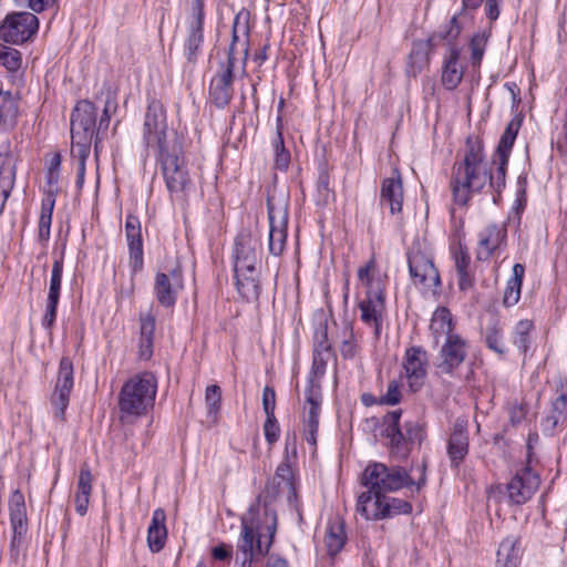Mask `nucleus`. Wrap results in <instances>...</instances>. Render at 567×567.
<instances>
[{
  "label": "nucleus",
  "mask_w": 567,
  "mask_h": 567,
  "mask_svg": "<svg viewBox=\"0 0 567 567\" xmlns=\"http://www.w3.org/2000/svg\"><path fill=\"white\" fill-rule=\"evenodd\" d=\"M505 176L498 181V165L486 159L481 141L467 138L463 159L455 162L452 168L453 200L465 206L472 194L482 192L487 185L499 195L505 187Z\"/></svg>",
  "instance_id": "nucleus-1"
},
{
  "label": "nucleus",
  "mask_w": 567,
  "mask_h": 567,
  "mask_svg": "<svg viewBox=\"0 0 567 567\" xmlns=\"http://www.w3.org/2000/svg\"><path fill=\"white\" fill-rule=\"evenodd\" d=\"M249 17L247 10H240L235 16L227 61L220 63L219 70L210 81L209 99L218 109H224L230 102L234 94L233 81L235 76L247 75Z\"/></svg>",
  "instance_id": "nucleus-2"
},
{
  "label": "nucleus",
  "mask_w": 567,
  "mask_h": 567,
  "mask_svg": "<svg viewBox=\"0 0 567 567\" xmlns=\"http://www.w3.org/2000/svg\"><path fill=\"white\" fill-rule=\"evenodd\" d=\"M416 471L420 473V477L414 481L405 468L394 463H370L360 476V484L368 489L357 498V513L365 514L367 505L372 498L375 499L384 494L394 493L413 485L416 486V492H419L426 481V463H417Z\"/></svg>",
  "instance_id": "nucleus-3"
},
{
  "label": "nucleus",
  "mask_w": 567,
  "mask_h": 567,
  "mask_svg": "<svg viewBox=\"0 0 567 567\" xmlns=\"http://www.w3.org/2000/svg\"><path fill=\"white\" fill-rule=\"evenodd\" d=\"M157 392V380L154 374L144 372L127 380L118 394L120 420L132 423L145 415L153 408Z\"/></svg>",
  "instance_id": "nucleus-4"
},
{
  "label": "nucleus",
  "mask_w": 567,
  "mask_h": 567,
  "mask_svg": "<svg viewBox=\"0 0 567 567\" xmlns=\"http://www.w3.org/2000/svg\"><path fill=\"white\" fill-rule=\"evenodd\" d=\"M157 161L171 197L183 199L192 186V181L182 156L181 144L158 153Z\"/></svg>",
  "instance_id": "nucleus-5"
},
{
  "label": "nucleus",
  "mask_w": 567,
  "mask_h": 567,
  "mask_svg": "<svg viewBox=\"0 0 567 567\" xmlns=\"http://www.w3.org/2000/svg\"><path fill=\"white\" fill-rule=\"evenodd\" d=\"M523 466L516 470L511 481L503 485L498 484L491 487V493H503L505 489L511 504L522 505L532 498L540 484V477L530 463H522Z\"/></svg>",
  "instance_id": "nucleus-6"
},
{
  "label": "nucleus",
  "mask_w": 567,
  "mask_h": 567,
  "mask_svg": "<svg viewBox=\"0 0 567 567\" xmlns=\"http://www.w3.org/2000/svg\"><path fill=\"white\" fill-rule=\"evenodd\" d=\"M143 137L148 147L157 150V154L179 144L176 137L168 140L165 111L162 103L156 100H152L147 105Z\"/></svg>",
  "instance_id": "nucleus-7"
},
{
  "label": "nucleus",
  "mask_w": 567,
  "mask_h": 567,
  "mask_svg": "<svg viewBox=\"0 0 567 567\" xmlns=\"http://www.w3.org/2000/svg\"><path fill=\"white\" fill-rule=\"evenodd\" d=\"M306 402L308 410L303 419V440L302 458L313 460L317 456V433L319 427V413L321 405L320 385L309 380V386L306 391Z\"/></svg>",
  "instance_id": "nucleus-8"
},
{
  "label": "nucleus",
  "mask_w": 567,
  "mask_h": 567,
  "mask_svg": "<svg viewBox=\"0 0 567 567\" xmlns=\"http://www.w3.org/2000/svg\"><path fill=\"white\" fill-rule=\"evenodd\" d=\"M39 30V19L32 12H12L0 24V39L10 44L30 41Z\"/></svg>",
  "instance_id": "nucleus-9"
},
{
  "label": "nucleus",
  "mask_w": 567,
  "mask_h": 567,
  "mask_svg": "<svg viewBox=\"0 0 567 567\" xmlns=\"http://www.w3.org/2000/svg\"><path fill=\"white\" fill-rule=\"evenodd\" d=\"M269 218V251L279 256L286 246L287 224H288V204L285 198L268 196L267 199Z\"/></svg>",
  "instance_id": "nucleus-10"
},
{
  "label": "nucleus",
  "mask_w": 567,
  "mask_h": 567,
  "mask_svg": "<svg viewBox=\"0 0 567 567\" xmlns=\"http://www.w3.org/2000/svg\"><path fill=\"white\" fill-rule=\"evenodd\" d=\"M261 496L256 498V502L250 505L248 513L241 517V533L237 544L238 551L243 556L256 557V555L265 556L270 547V544L264 549L261 546L260 534L258 532L259 523L257 515ZM271 543V540L269 542Z\"/></svg>",
  "instance_id": "nucleus-11"
},
{
  "label": "nucleus",
  "mask_w": 567,
  "mask_h": 567,
  "mask_svg": "<svg viewBox=\"0 0 567 567\" xmlns=\"http://www.w3.org/2000/svg\"><path fill=\"white\" fill-rule=\"evenodd\" d=\"M410 276L415 285L426 289H436L441 285L437 269L430 256L423 252L420 247H412L408 252Z\"/></svg>",
  "instance_id": "nucleus-12"
},
{
  "label": "nucleus",
  "mask_w": 567,
  "mask_h": 567,
  "mask_svg": "<svg viewBox=\"0 0 567 567\" xmlns=\"http://www.w3.org/2000/svg\"><path fill=\"white\" fill-rule=\"evenodd\" d=\"M298 480L291 463H280L276 468L274 477L267 483L264 495V505L267 506L280 493L287 492V499L290 504L297 501Z\"/></svg>",
  "instance_id": "nucleus-13"
},
{
  "label": "nucleus",
  "mask_w": 567,
  "mask_h": 567,
  "mask_svg": "<svg viewBox=\"0 0 567 567\" xmlns=\"http://www.w3.org/2000/svg\"><path fill=\"white\" fill-rule=\"evenodd\" d=\"M10 524L12 527V538L10 542L11 556L18 559L20 546L28 532V517L24 495L20 489H16L8 502Z\"/></svg>",
  "instance_id": "nucleus-14"
},
{
  "label": "nucleus",
  "mask_w": 567,
  "mask_h": 567,
  "mask_svg": "<svg viewBox=\"0 0 567 567\" xmlns=\"http://www.w3.org/2000/svg\"><path fill=\"white\" fill-rule=\"evenodd\" d=\"M73 363L69 357H62L59 364L58 379L54 391L51 395V403L54 408V414L63 420L65 410L70 402V394L73 389Z\"/></svg>",
  "instance_id": "nucleus-15"
},
{
  "label": "nucleus",
  "mask_w": 567,
  "mask_h": 567,
  "mask_svg": "<svg viewBox=\"0 0 567 567\" xmlns=\"http://www.w3.org/2000/svg\"><path fill=\"white\" fill-rule=\"evenodd\" d=\"M259 243L249 233H240L235 240L234 272L260 271Z\"/></svg>",
  "instance_id": "nucleus-16"
},
{
  "label": "nucleus",
  "mask_w": 567,
  "mask_h": 567,
  "mask_svg": "<svg viewBox=\"0 0 567 567\" xmlns=\"http://www.w3.org/2000/svg\"><path fill=\"white\" fill-rule=\"evenodd\" d=\"M468 342L458 334H450L439 352L437 369L440 372L451 374L466 359Z\"/></svg>",
  "instance_id": "nucleus-17"
},
{
  "label": "nucleus",
  "mask_w": 567,
  "mask_h": 567,
  "mask_svg": "<svg viewBox=\"0 0 567 567\" xmlns=\"http://www.w3.org/2000/svg\"><path fill=\"white\" fill-rule=\"evenodd\" d=\"M183 287V274L179 268H174L168 274L157 272L155 276L154 295L163 307H173Z\"/></svg>",
  "instance_id": "nucleus-18"
},
{
  "label": "nucleus",
  "mask_w": 567,
  "mask_h": 567,
  "mask_svg": "<svg viewBox=\"0 0 567 567\" xmlns=\"http://www.w3.org/2000/svg\"><path fill=\"white\" fill-rule=\"evenodd\" d=\"M95 126V105L87 100L78 102L71 115V137H94Z\"/></svg>",
  "instance_id": "nucleus-19"
},
{
  "label": "nucleus",
  "mask_w": 567,
  "mask_h": 567,
  "mask_svg": "<svg viewBox=\"0 0 567 567\" xmlns=\"http://www.w3.org/2000/svg\"><path fill=\"white\" fill-rule=\"evenodd\" d=\"M412 509L410 502L384 494L374 499L372 509L367 507V513L360 515L368 520H382L398 515L411 514Z\"/></svg>",
  "instance_id": "nucleus-20"
},
{
  "label": "nucleus",
  "mask_w": 567,
  "mask_h": 567,
  "mask_svg": "<svg viewBox=\"0 0 567 567\" xmlns=\"http://www.w3.org/2000/svg\"><path fill=\"white\" fill-rule=\"evenodd\" d=\"M426 352L420 347L406 349L403 361L405 378L411 391H419L426 377Z\"/></svg>",
  "instance_id": "nucleus-21"
},
{
  "label": "nucleus",
  "mask_w": 567,
  "mask_h": 567,
  "mask_svg": "<svg viewBox=\"0 0 567 567\" xmlns=\"http://www.w3.org/2000/svg\"><path fill=\"white\" fill-rule=\"evenodd\" d=\"M360 319L373 329V333L379 338L381 333L382 313L384 311V295L381 290L370 289L367 297L360 301Z\"/></svg>",
  "instance_id": "nucleus-22"
},
{
  "label": "nucleus",
  "mask_w": 567,
  "mask_h": 567,
  "mask_svg": "<svg viewBox=\"0 0 567 567\" xmlns=\"http://www.w3.org/2000/svg\"><path fill=\"white\" fill-rule=\"evenodd\" d=\"M125 234L130 250V265L133 272H138L143 268V240L141 221L135 215L126 216Z\"/></svg>",
  "instance_id": "nucleus-23"
},
{
  "label": "nucleus",
  "mask_w": 567,
  "mask_h": 567,
  "mask_svg": "<svg viewBox=\"0 0 567 567\" xmlns=\"http://www.w3.org/2000/svg\"><path fill=\"white\" fill-rule=\"evenodd\" d=\"M520 128V120L512 118L507 124L504 133L501 136L498 146L494 154L493 163L498 165V177L497 179H502L503 175H506V169L508 165V158L516 140L517 133Z\"/></svg>",
  "instance_id": "nucleus-24"
},
{
  "label": "nucleus",
  "mask_w": 567,
  "mask_h": 567,
  "mask_svg": "<svg viewBox=\"0 0 567 567\" xmlns=\"http://www.w3.org/2000/svg\"><path fill=\"white\" fill-rule=\"evenodd\" d=\"M403 187L399 171H393L392 176L382 181L380 190L381 206H388L392 215L402 210Z\"/></svg>",
  "instance_id": "nucleus-25"
},
{
  "label": "nucleus",
  "mask_w": 567,
  "mask_h": 567,
  "mask_svg": "<svg viewBox=\"0 0 567 567\" xmlns=\"http://www.w3.org/2000/svg\"><path fill=\"white\" fill-rule=\"evenodd\" d=\"M506 238V229L496 224L487 225L478 235L477 258L487 260Z\"/></svg>",
  "instance_id": "nucleus-26"
},
{
  "label": "nucleus",
  "mask_w": 567,
  "mask_h": 567,
  "mask_svg": "<svg viewBox=\"0 0 567 567\" xmlns=\"http://www.w3.org/2000/svg\"><path fill=\"white\" fill-rule=\"evenodd\" d=\"M461 51L455 45H451L449 54L444 58L442 65L441 81L443 86L449 90H455L462 82L464 68L460 63Z\"/></svg>",
  "instance_id": "nucleus-27"
},
{
  "label": "nucleus",
  "mask_w": 567,
  "mask_h": 567,
  "mask_svg": "<svg viewBox=\"0 0 567 567\" xmlns=\"http://www.w3.org/2000/svg\"><path fill=\"white\" fill-rule=\"evenodd\" d=\"M165 522L166 514L164 509H155L147 530V544L152 553H159L165 546L167 538Z\"/></svg>",
  "instance_id": "nucleus-28"
},
{
  "label": "nucleus",
  "mask_w": 567,
  "mask_h": 567,
  "mask_svg": "<svg viewBox=\"0 0 567 567\" xmlns=\"http://www.w3.org/2000/svg\"><path fill=\"white\" fill-rule=\"evenodd\" d=\"M523 548L520 537L507 536L501 544L497 550V567H517L520 563Z\"/></svg>",
  "instance_id": "nucleus-29"
},
{
  "label": "nucleus",
  "mask_w": 567,
  "mask_h": 567,
  "mask_svg": "<svg viewBox=\"0 0 567 567\" xmlns=\"http://www.w3.org/2000/svg\"><path fill=\"white\" fill-rule=\"evenodd\" d=\"M238 293L248 302L258 301L261 293L260 271L235 272Z\"/></svg>",
  "instance_id": "nucleus-30"
},
{
  "label": "nucleus",
  "mask_w": 567,
  "mask_h": 567,
  "mask_svg": "<svg viewBox=\"0 0 567 567\" xmlns=\"http://www.w3.org/2000/svg\"><path fill=\"white\" fill-rule=\"evenodd\" d=\"M154 332L155 316L152 312L141 313L138 354L143 360H148L153 354Z\"/></svg>",
  "instance_id": "nucleus-31"
},
{
  "label": "nucleus",
  "mask_w": 567,
  "mask_h": 567,
  "mask_svg": "<svg viewBox=\"0 0 567 567\" xmlns=\"http://www.w3.org/2000/svg\"><path fill=\"white\" fill-rule=\"evenodd\" d=\"M204 25L187 23L183 53L188 63L195 64L202 53Z\"/></svg>",
  "instance_id": "nucleus-32"
},
{
  "label": "nucleus",
  "mask_w": 567,
  "mask_h": 567,
  "mask_svg": "<svg viewBox=\"0 0 567 567\" xmlns=\"http://www.w3.org/2000/svg\"><path fill=\"white\" fill-rule=\"evenodd\" d=\"M93 475L89 467L83 466L79 472L78 489L74 497L75 511L81 516L87 512L90 496L92 493Z\"/></svg>",
  "instance_id": "nucleus-33"
},
{
  "label": "nucleus",
  "mask_w": 567,
  "mask_h": 567,
  "mask_svg": "<svg viewBox=\"0 0 567 567\" xmlns=\"http://www.w3.org/2000/svg\"><path fill=\"white\" fill-rule=\"evenodd\" d=\"M432 43L427 41H415L409 54L406 73L410 76H416L425 66H427L430 58V47Z\"/></svg>",
  "instance_id": "nucleus-34"
},
{
  "label": "nucleus",
  "mask_w": 567,
  "mask_h": 567,
  "mask_svg": "<svg viewBox=\"0 0 567 567\" xmlns=\"http://www.w3.org/2000/svg\"><path fill=\"white\" fill-rule=\"evenodd\" d=\"M401 413H402L401 410H394L386 414V416H385L386 433H388V436L391 437L393 456L398 457V458H406V447L402 451L400 447L401 441H403V443L406 445V442L404 441V435L399 427Z\"/></svg>",
  "instance_id": "nucleus-35"
},
{
  "label": "nucleus",
  "mask_w": 567,
  "mask_h": 567,
  "mask_svg": "<svg viewBox=\"0 0 567 567\" xmlns=\"http://www.w3.org/2000/svg\"><path fill=\"white\" fill-rule=\"evenodd\" d=\"M468 451V437L465 427L456 423L450 436L447 453L452 461L463 460Z\"/></svg>",
  "instance_id": "nucleus-36"
},
{
  "label": "nucleus",
  "mask_w": 567,
  "mask_h": 567,
  "mask_svg": "<svg viewBox=\"0 0 567 567\" xmlns=\"http://www.w3.org/2000/svg\"><path fill=\"white\" fill-rule=\"evenodd\" d=\"M533 330L534 323L528 319L519 320L514 327L512 333L513 344L524 354L529 349Z\"/></svg>",
  "instance_id": "nucleus-37"
},
{
  "label": "nucleus",
  "mask_w": 567,
  "mask_h": 567,
  "mask_svg": "<svg viewBox=\"0 0 567 567\" xmlns=\"http://www.w3.org/2000/svg\"><path fill=\"white\" fill-rule=\"evenodd\" d=\"M346 538L344 526L341 520L330 524L326 536L328 555L333 557L340 553L346 544Z\"/></svg>",
  "instance_id": "nucleus-38"
},
{
  "label": "nucleus",
  "mask_w": 567,
  "mask_h": 567,
  "mask_svg": "<svg viewBox=\"0 0 567 567\" xmlns=\"http://www.w3.org/2000/svg\"><path fill=\"white\" fill-rule=\"evenodd\" d=\"M430 328L435 334L441 333L445 334V337L455 334L453 316L451 311L445 307L437 308L433 313Z\"/></svg>",
  "instance_id": "nucleus-39"
},
{
  "label": "nucleus",
  "mask_w": 567,
  "mask_h": 567,
  "mask_svg": "<svg viewBox=\"0 0 567 567\" xmlns=\"http://www.w3.org/2000/svg\"><path fill=\"white\" fill-rule=\"evenodd\" d=\"M555 392L556 398L550 403V411L567 421V378H559Z\"/></svg>",
  "instance_id": "nucleus-40"
},
{
  "label": "nucleus",
  "mask_w": 567,
  "mask_h": 567,
  "mask_svg": "<svg viewBox=\"0 0 567 567\" xmlns=\"http://www.w3.org/2000/svg\"><path fill=\"white\" fill-rule=\"evenodd\" d=\"M488 37H489V34L486 33L485 31H483V32L475 33L470 41V49H471L470 60H471L472 65L475 68H480V65L482 63V60H483V56L485 53V49L487 45Z\"/></svg>",
  "instance_id": "nucleus-41"
},
{
  "label": "nucleus",
  "mask_w": 567,
  "mask_h": 567,
  "mask_svg": "<svg viewBox=\"0 0 567 567\" xmlns=\"http://www.w3.org/2000/svg\"><path fill=\"white\" fill-rule=\"evenodd\" d=\"M462 30L461 24L457 21V17L454 16L447 25H445L442 30L435 32L433 35L429 38V41L433 44L439 40L446 41L452 44L460 35Z\"/></svg>",
  "instance_id": "nucleus-42"
},
{
  "label": "nucleus",
  "mask_w": 567,
  "mask_h": 567,
  "mask_svg": "<svg viewBox=\"0 0 567 567\" xmlns=\"http://www.w3.org/2000/svg\"><path fill=\"white\" fill-rule=\"evenodd\" d=\"M53 207L54 199L51 198L44 200L41 206V213L39 218V237L43 240H47L50 237Z\"/></svg>",
  "instance_id": "nucleus-43"
},
{
  "label": "nucleus",
  "mask_w": 567,
  "mask_h": 567,
  "mask_svg": "<svg viewBox=\"0 0 567 567\" xmlns=\"http://www.w3.org/2000/svg\"><path fill=\"white\" fill-rule=\"evenodd\" d=\"M334 359L333 351H313L312 367H311V379H320L327 369V364L330 360Z\"/></svg>",
  "instance_id": "nucleus-44"
},
{
  "label": "nucleus",
  "mask_w": 567,
  "mask_h": 567,
  "mask_svg": "<svg viewBox=\"0 0 567 567\" xmlns=\"http://www.w3.org/2000/svg\"><path fill=\"white\" fill-rule=\"evenodd\" d=\"M17 103L10 92L0 90V123L12 121L17 116Z\"/></svg>",
  "instance_id": "nucleus-45"
},
{
  "label": "nucleus",
  "mask_w": 567,
  "mask_h": 567,
  "mask_svg": "<svg viewBox=\"0 0 567 567\" xmlns=\"http://www.w3.org/2000/svg\"><path fill=\"white\" fill-rule=\"evenodd\" d=\"M485 343L488 349L493 350L498 355L506 353V348L502 341V331L497 323H493L486 329Z\"/></svg>",
  "instance_id": "nucleus-46"
},
{
  "label": "nucleus",
  "mask_w": 567,
  "mask_h": 567,
  "mask_svg": "<svg viewBox=\"0 0 567 567\" xmlns=\"http://www.w3.org/2000/svg\"><path fill=\"white\" fill-rule=\"evenodd\" d=\"M63 274V259L58 258L53 261L51 278H50V287H49V298L60 299V290H61V281Z\"/></svg>",
  "instance_id": "nucleus-47"
},
{
  "label": "nucleus",
  "mask_w": 567,
  "mask_h": 567,
  "mask_svg": "<svg viewBox=\"0 0 567 567\" xmlns=\"http://www.w3.org/2000/svg\"><path fill=\"white\" fill-rule=\"evenodd\" d=\"M506 411L513 426L519 425L528 413V405L525 401L513 400L507 403Z\"/></svg>",
  "instance_id": "nucleus-48"
},
{
  "label": "nucleus",
  "mask_w": 567,
  "mask_h": 567,
  "mask_svg": "<svg viewBox=\"0 0 567 567\" xmlns=\"http://www.w3.org/2000/svg\"><path fill=\"white\" fill-rule=\"evenodd\" d=\"M116 102L114 99L109 97L105 102L103 114L99 121L97 127H96V134H95V148L97 150L99 143L101 141V134L105 133L110 125L111 120V112H114L116 110Z\"/></svg>",
  "instance_id": "nucleus-49"
},
{
  "label": "nucleus",
  "mask_w": 567,
  "mask_h": 567,
  "mask_svg": "<svg viewBox=\"0 0 567 567\" xmlns=\"http://www.w3.org/2000/svg\"><path fill=\"white\" fill-rule=\"evenodd\" d=\"M72 148L71 154L78 158V163H85L90 154L91 143L93 137H71Z\"/></svg>",
  "instance_id": "nucleus-50"
},
{
  "label": "nucleus",
  "mask_w": 567,
  "mask_h": 567,
  "mask_svg": "<svg viewBox=\"0 0 567 567\" xmlns=\"http://www.w3.org/2000/svg\"><path fill=\"white\" fill-rule=\"evenodd\" d=\"M0 54V64H2L8 71L14 72L20 69L22 58L18 50L3 45V50Z\"/></svg>",
  "instance_id": "nucleus-51"
},
{
  "label": "nucleus",
  "mask_w": 567,
  "mask_h": 567,
  "mask_svg": "<svg viewBox=\"0 0 567 567\" xmlns=\"http://www.w3.org/2000/svg\"><path fill=\"white\" fill-rule=\"evenodd\" d=\"M404 430H405V433H403V435H404V441L406 442V445L403 443V441H401L400 447H401V451L406 447V457H408L409 451L411 450V447L416 442H420L422 440V429L416 423L406 422L404 424Z\"/></svg>",
  "instance_id": "nucleus-52"
},
{
  "label": "nucleus",
  "mask_w": 567,
  "mask_h": 567,
  "mask_svg": "<svg viewBox=\"0 0 567 567\" xmlns=\"http://www.w3.org/2000/svg\"><path fill=\"white\" fill-rule=\"evenodd\" d=\"M205 401L208 409V415L216 417L220 409L221 390L218 385L213 384L206 388Z\"/></svg>",
  "instance_id": "nucleus-53"
},
{
  "label": "nucleus",
  "mask_w": 567,
  "mask_h": 567,
  "mask_svg": "<svg viewBox=\"0 0 567 567\" xmlns=\"http://www.w3.org/2000/svg\"><path fill=\"white\" fill-rule=\"evenodd\" d=\"M274 148L276 154V166L279 169H286L289 165L290 154L286 150L280 128L277 130V137L274 142Z\"/></svg>",
  "instance_id": "nucleus-54"
},
{
  "label": "nucleus",
  "mask_w": 567,
  "mask_h": 567,
  "mask_svg": "<svg viewBox=\"0 0 567 567\" xmlns=\"http://www.w3.org/2000/svg\"><path fill=\"white\" fill-rule=\"evenodd\" d=\"M401 399V382L391 380L388 383L386 392L380 398V403L385 405H395L400 403Z\"/></svg>",
  "instance_id": "nucleus-55"
},
{
  "label": "nucleus",
  "mask_w": 567,
  "mask_h": 567,
  "mask_svg": "<svg viewBox=\"0 0 567 567\" xmlns=\"http://www.w3.org/2000/svg\"><path fill=\"white\" fill-rule=\"evenodd\" d=\"M567 421L550 411L540 422L542 431L545 435L553 436L558 427L564 426Z\"/></svg>",
  "instance_id": "nucleus-56"
},
{
  "label": "nucleus",
  "mask_w": 567,
  "mask_h": 567,
  "mask_svg": "<svg viewBox=\"0 0 567 567\" xmlns=\"http://www.w3.org/2000/svg\"><path fill=\"white\" fill-rule=\"evenodd\" d=\"M520 288L517 279H508L506 289L504 292L503 303L506 307H512L516 305L520 298Z\"/></svg>",
  "instance_id": "nucleus-57"
},
{
  "label": "nucleus",
  "mask_w": 567,
  "mask_h": 567,
  "mask_svg": "<svg viewBox=\"0 0 567 567\" xmlns=\"http://www.w3.org/2000/svg\"><path fill=\"white\" fill-rule=\"evenodd\" d=\"M333 351L328 340L327 324H320L315 332L313 351Z\"/></svg>",
  "instance_id": "nucleus-58"
},
{
  "label": "nucleus",
  "mask_w": 567,
  "mask_h": 567,
  "mask_svg": "<svg viewBox=\"0 0 567 567\" xmlns=\"http://www.w3.org/2000/svg\"><path fill=\"white\" fill-rule=\"evenodd\" d=\"M346 338L340 346V353L343 359L351 360L357 354V343L351 329H346Z\"/></svg>",
  "instance_id": "nucleus-59"
},
{
  "label": "nucleus",
  "mask_w": 567,
  "mask_h": 567,
  "mask_svg": "<svg viewBox=\"0 0 567 567\" xmlns=\"http://www.w3.org/2000/svg\"><path fill=\"white\" fill-rule=\"evenodd\" d=\"M455 271L470 270L471 257L465 247L460 245L453 251Z\"/></svg>",
  "instance_id": "nucleus-60"
},
{
  "label": "nucleus",
  "mask_w": 567,
  "mask_h": 567,
  "mask_svg": "<svg viewBox=\"0 0 567 567\" xmlns=\"http://www.w3.org/2000/svg\"><path fill=\"white\" fill-rule=\"evenodd\" d=\"M205 0H190V14L187 23L204 25L205 20Z\"/></svg>",
  "instance_id": "nucleus-61"
},
{
  "label": "nucleus",
  "mask_w": 567,
  "mask_h": 567,
  "mask_svg": "<svg viewBox=\"0 0 567 567\" xmlns=\"http://www.w3.org/2000/svg\"><path fill=\"white\" fill-rule=\"evenodd\" d=\"M59 300L56 298H49L47 300L45 313L42 318V326L47 330H51L54 324L56 318V308L59 305Z\"/></svg>",
  "instance_id": "nucleus-62"
},
{
  "label": "nucleus",
  "mask_w": 567,
  "mask_h": 567,
  "mask_svg": "<svg viewBox=\"0 0 567 567\" xmlns=\"http://www.w3.org/2000/svg\"><path fill=\"white\" fill-rule=\"evenodd\" d=\"M56 0H14L19 7H24L33 11V13H41L44 10L53 7Z\"/></svg>",
  "instance_id": "nucleus-63"
},
{
  "label": "nucleus",
  "mask_w": 567,
  "mask_h": 567,
  "mask_svg": "<svg viewBox=\"0 0 567 567\" xmlns=\"http://www.w3.org/2000/svg\"><path fill=\"white\" fill-rule=\"evenodd\" d=\"M265 437L269 443H274L278 440L280 434V427L275 415L266 416L264 424Z\"/></svg>",
  "instance_id": "nucleus-64"
}]
</instances>
